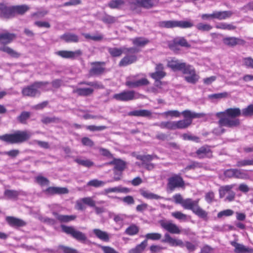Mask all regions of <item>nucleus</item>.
<instances>
[{
  "instance_id": "nucleus-20",
  "label": "nucleus",
  "mask_w": 253,
  "mask_h": 253,
  "mask_svg": "<svg viewBox=\"0 0 253 253\" xmlns=\"http://www.w3.org/2000/svg\"><path fill=\"white\" fill-rule=\"evenodd\" d=\"M0 16L6 19L14 17L13 6H7L5 4L1 3Z\"/></svg>"
},
{
  "instance_id": "nucleus-26",
  "label": "nucleus",
  "mask_w": 253,
  "mask_h": 253,
  "mask_svg": "<svg viewBox=\"0 0 253 253\" xmlns=\"http://www.w3.org/2000/svg\"><path fill=\"white\" fill-rule=\"evenodd\" d=\"M16 37L15 34L7 32L0 34V43L3 44H8L11 42Z\"/></svg>"
},
{
  "instance_id": "nucleus-40",
  "label": "nucleus",
  "mask_w": 253,
  "mask_h": 253,
  "mask_svg": "<svg viewBox=\"0 0 253 253\" xmlns=\"http://www.w3.org/2000/svg\"><path fill=\"white\" fill-rule=\"evenodd\" d=\"M195 214L199 217L207 219L208 216V212L205 210L202 209L198 205L196 206L193 211H192Z\"/></svg>"
},
{
  "instance_id": "nucleus-25",
  "label": "nucleus",
  "mask_w": 253,
  "mask_h": 253,
  "mask_svg": "<svg viewBox=\"0 0 253 253\" xmlns=\"http://www.w3.org/2000/svg\"><path fill=\"white\" fill-rule=\"evenodd\" d=\"M106 165H114V170L123 171L126 167V163L120 159H114L113 161L107 163Z\"/></svg>"
},
{
  "instance_id": "nucleus-62",
  "label": "nucleus",
  "mask_w": 253,
  "mask_h": 253,
  "mask_svg": "<svg viewBox=\"0 0 253 253\" xmlns=\"http://www.w3.org/2000/svg\"><path fill=\"white\" fill-rule=\"evenodd\" d=\"M104 184H105V182L102 181L98 180L97 179H93V180L89 181L87 183V185L97 187L102 186Z\"/></svg>"
},
{
  "instance_id": "nucleus-31",
  "label": "nucleus",
  "mask_w": 253,
  "mask_h": 253,
  "mask_svg": "<svg viewBox=\"0 0 253 253\" xmlns=\"http://www.w3.org/2000/svg\"><path fill=\"white\" fill-rule=\"evenodd\" d=\"M92 232L97 238L103 241L108 242L110 240L109 234L105 231L96 228L94 229Z\"/></svg>"
},
{
  "instance_id": "nucleus-57",
  "label": "nucleus",
  "mask_w": 253,
  "mask_h": 253,
  "mask_svg": "<svg viewBox=\"0 0 253 253\" xmlns=\"http://www.w3.org/2000/svg\"><path fill=\"white\" fill-rule=\"evenodd\" d=\"M117 19V18L115 17L109 15H105L102 17V21L106 24H112L115 23Z\"/></svg>"
},
{
  "instance_id": "nucleus-2",
  "label": "nucleus",
  "mask_w": 253,
  "mask_h": 253,
  "mask_svg": "<svg viewBox=\"0 0 253 253\" xmlns=\"http://www.w3.org/2000/svg\"><path fill=\"white\" fill-rule=\"evenodd\" d=\"M78 84L86 85L89 86V87H74L73 93H76L81 96H90L93 94L94 89H101L104 88L103 85L97 81H84L80 82Z\"/></svg>"
},
{
  "instance_id": "nucleus-5",
  "label": "nucleus",
  "mask_w": 253,
  "mask_h": 253,
  "mask_svg": "<svg viewBox=\"0 0 253 253\" xmlns=\"http://www.w3.org/2000/svg\"><path fill=\"white\" fill-rule=\"evenodd\" d=\"M49 84L48 82H35L31 85L24 87L22 90V94L24 96L35 97L40 95V89Z\"/></svg>"
},
{
  "instance_id": "nucleus-59",
  "label": "nucleus",
  "mask_w": 253,
  "mask_h": 253,
  "mask_svg": "<svg viewBox=\"0 0 253 253\" xmlns=\"http://www.w3.org/2000/svg\"><path fill=\"white\" fill-rule=\"evenodd\" d=\"M42 122L45 124L51 123H59L60 122V119L55 117L51 118L46 117L42 119Z\"/></svg>"
},
{
  "instance_id": "nucleus-30",
  "label": "nucleus",
  "mask_w": 253,
  "mask_h": 253,
  "mask_svg": "<svg viewBox=\"0 0 253 253\" xmlns=\"http://www.w3.org/2000/svg\"><path fill=\"white\" fill-rule=\"evenodd\" d=\"M199 201L200 199H199L196 200H193L192 199L187 198L184 200L181 206L185 209L190 210L193 211L199 203Z\"/></svg>"
},
{
  "instance_id": "nucleus-63",
  "label": "nucleus",
  "mask_w": 253,
  "mask_h": 253,
  "mask_svg": "<svg viewBox=\"0 0 253 253\" xmlns=\"http://www.w3.org/2000/svg\"><path fill=\"white\" fill-rule=\"evenodd\" d=\"M243 64L248 68L253 69V59L251 57H246L243 59Z\"/></svg>"
},
{
  "instance_id": "nucleus-18",
  "label": "nucleus",
  "mask_w": 253,
  "mask_h": 253,
  "mask_svg": "<svg viewBox=\"0 0 253 253\" xmlns=\"http://www.w3.org/2000/svg\"><path fill=\"white\" fill-rule=\"evenodd\" d=\"M126 55L119 62L120 67H125L135 62L137 57L134 53H126Z\"/></svg>"
},
{
  "instance_id": "nucleus-35",
  "label": "nucleus",
  "mask_w": 253,
  "mask_h": 253,
  "mask_svg": "<svg viewBox=\"0 0 253 253\" xmlns=\"http://www.w3.org/2000/svg\"><path fill=\"white\" fill-rule=\"evenodd\" d=\"M232 14L231 11H214V19L219 20L225 19L231 17Z\"/></svg>"
},
{
  "instance_id": "nucleus-12",
  "label": "nucleus",
  "mask_w": 253,
  "mask_h": 253,
  "mask_svg": "<svg viewBox=\"0 0 253 253\" xmlns=\"http://www.w3.org/2000/svg\"><path fill=\"white\" fill-rule=\"evenodd\" d=\"M184 185L182 177L178 174H174L168 179V187L171 191L177 187H181Z\"/></svg>"
},
{
  "instance_id": "nucleus-39",
  "label": "nucleus",
  "mask_w": 253,
  "mask_h": 253,
  "mask_svg": "<svg viewBox=\"0 0 253 253\" xmlns=\"http://www.w3.org/2000/svg\"><path fill=\"white\" fill-rule=\"evenodd\" d=\"M0 51L4 52L8 54L12 57L18 58L20 56V54L14 50L10 47L6 46L0 47Z\"/></svg>"
},
{
  "instance_id": "nucleus-21",
  "label": "nucleus",
  "mask_w": 253,
  "mask_h": 253,
  "mask_svg": "<svg viewBox=\"0 0 253 253\" xmlns=\"http://www.w3.org/2000/svg\"><path fill=\"white\" fill-rule=\"evenodd\" d=\"M230 244L235 248L234 252L236 253H253V249L248 248L243 244L235 241H232Z\"/></svg>"
},
{
  "instance_id": "nucleus-23",
  "label": "nucleus",
  "mask_w": 253,
  "mask_h": 253,
  "mask_svg": "<svg viewBox=\"0 0 253 253\" xmlns=\"http://www.w3.org/2000/svg\"><path fill=\"white\" fill-rule=\"evenodd\" d=\"M127 115L129 116H136V117H143L152 118V113L151 111L148 110H137L129 112Z\"/></svg>"
},
{
  "instance_id": "nucleus-36",
  "label": "nucleus",
  "mask_w": 253,
  "mask_h": 253,
  "mask_svg": "<svg viewBox=\"0 0 253 253\" xmlns=\"http://www.w3.org/2000/svg\"><path fill=\"white\" fill-rule=\"evenodd\" d=\"M158 26L161 28H173L177 27V21L169 20L160 21L158 23Z\"/></svg>"
},
{
  "instance_id": "nucleus-9",
  "label": "nucleus",
  "mask_w": 253,
  "mask_h": 253,
  "mask_svg": "<svg viewBox=\"0 0 253 253\" xmlns=\"http://www.w3.org/2000/svg\"><path fill=\"white\" fill-rule=\"evenodd\" d=\"M140 95V94L134 90H126L114 94L113 98L117 100L127 101L137 99L139 97Z\"/></svg>"
},
{
  "instance_id": "nucleus-38",
  "label": "nucleus",
  "mask_w": 253,
  "mask_h": 253,
  "mask_svg": "<svg viewBox=\"0 0 253 253\" xmlns=\"http://www.w3.org/2000/svg\"><path fill=\"white\" fill-rule=\"evenodd\" d=\"M147 245V241L145 240L135 248L129 251V253H141Z\"/></svg>"
},
{
  "instance_id": "nucleus-28",
  "label": "nucleus",
  "mask_w": 253,
  "mask_h": 253,
  "mask_svg": "<svg viewBox=\"0 0 253 253\" xmlns=\"http://www.w3.org/2000/svg\"><path fill=\"white\" fill-rule=\"evenodd\" d=\"M52 214L56 218L57 220L60 222H68L69 221L75 220L77 216L75 215H62L59 214L55 211L52 212Z\"/></svg>"
},
{
  "instance_id": "nucleus-46",
  "label": "nucleus",
  "mask_w": 253,
  "mask_h": 253,
  "mask_svg": "<svg viewBox=\"0 0 253 253\" xmlns=\"http://www.w3.org/2000/svg\"><path fill=\"white\" fill-rule=\"evenodd\" d=\"M253 165V159H244L238 161L236 163V166L237 167H242L247 166Z\"/></svg>"
},
{
  "instance_id": "nucleus-55",
  "label": "nucleus",
  "mask_w": 253,
  "mask_h": 253,
  "mask_svg": "<svg viewBox=\"0 0 253 253\" xmlns=\"http://www.w3.org/2000/svg\"><path fill=\"white\" fill-rule=\"evenodd\" d=\"M174 42L175 44L180 45L181 46L186 47H190V45L187 42V41L184 38L174 39Z\"/></svg>"
},
{
  "instance_id": "nucleus-54",
  "label": "nucleus",
  "mask_w": 253,
  "mask_h": 253,
  "mask_svg": "<svg viewBox=\"0 0 253 253\" xmlns=\"http://www.w3.org/2000/svg\"><path fill=\"white\" fill-rule=\"evenodd\" d=\"M36 181L41 186L48 185L49 184V181L42 176H38L36 177Z\"/></svg>"
},
{
  "instance_id": "nucleus-37",
  "label": "nucleus",
  "mask_w": 253,
  "mask_h": 253,
  "mask_svg": "<svg viewBox=\"0 0 253 253\" xmlns=\"http://www.w3.org/2000/svg\"><path fill=\"white\" fill-rule=\"evenodd\" d=\"M140 193L143 197H144L146 199H148L158 200V199H160L163 198V197H162L157 194L150 192L145 190L144 189H140Z\"/></svg>"
},
{
  "instance_id": "nucleus-64",
  "label": "nucleus",
  "mask_w": 253,
  "mask_h": 253,
  "mask_svg": "<svg viewBox=\"0 0 253 253\" xmlns=\"http://www.w3.org/2000/svg\"><path fill=\"white\" fill-rule=\"evenodd\" d=\"M101 249L104 253H119L113 248L109 246H101Z\"/></svg>"
},
{
  "instance_id": "nucleus-44",
  "label": "nucleus",
  "mask_w": 253,
  "mask_h": 253,
  "mask_svg": "<svg viewBox=\"0 0 253 253\" xmlns=\"http://www.w3.org/2000/svg\"><path fill=\"white\" fill-rule=\"evenodd\" d=\"M30 112L23 111L17 117V120L19 123L25 124H26V121L30 117Z\"/></svg>"
},
{
  "instance_id": "nucleus-41",
  "label": "nucleus",
  "mask_w": 253,
  "mask_h": 253,
  "mask_svg": "<svg viewBox=\"0 0 253 253\" xmlns=\"http://www.w3.org/2000/svg\"><path fill=\"white\" fill-rule=\"evenodd\" d=\"M234 184L228 185L220 187L219 190L220 198H223L226 194H228L232 191L231 190L234 188Z\"/></svg>"
},
{
  "instance_id": "nucleus-45",
  "label": "nucleus",
  "mask_w": 253,
  "mask_h": 253,
  "mask_svg": "<svg viewBox=\"0 0 253 253\" xmlns=\"http://www.w3.org/2000/svg\"><path fill=\"white\" fill-rule=\"evenodd\" d=\"M234 177L239 179H246L249 178V175L243 170L235 169Z\"/></svg>"
},
{
  "instance_id": "nucleus-50",
  "label": "nucleus",
  "mask_w": 253,
  "mask_h": 253,
  "mask_svg": "<svg viewBox=\"0 0 253 253\" xmlns=\"http://www.w3.org/2000/svg\"><path fill=\"white\" fill-rule=\"evenodd\" d=\"M216 28L223 30H232L236 28V27L231 24L226 23H220L216 25Z\"/></svg>"
},
{
  "instance_id": "nucleus-17",
  "label": "nucleus",
  "mask_w": 253,
  "mask_h": 253,
  "mask_svg": "<svg viewBox=\"0 0 253 253\" xmlns=\"http://www.w3.org/2000/svg\"><path fill=\"white\" fill-rule=\"evenodd\" d=\"M223 43L229 47H233L237 45H244L245 42L243 39L234 37H226L222 40Z\"/></svg>"
},
{
  "instance_id": "nucleus-48",
  "label": "nucleus",
  "mask_w": 253,
  "mask_h": 253,
  "mask_svg": "<svg viewBox=\"0 0 253 253\" xmlns=\"http://www.w3.org/2000/svg\"><path fill=\"white\" fill-rule=\"evenodd\" d=\"M148 40L143 38H136L132 40V43L134 45L139 46H143L148 43Z\"/></svg>"
},
{
  "instance_id": "nucleus-58",
  "label": "nucleus",
  "mask_w": 253,
  "mask_h": 253,
  "mask_svg": "<svg viewBox=\"0 0 253 253\" xmlns=\"http://www.w3.org/2000/svg\"><path fill=\"white\" fill-rule=\"evenodd\" d=\"M146 240H158L162 237V235L158 233H148L145 235Z\"/></svg>"
},
{
  "instance_id": "nucleus-4",
  "label": "nucleus",
  "mask_w": 253,
  "mask_h": 253,
  "mask_svg": "<svg viewBox=\"0 0 253 253\" xmlns=\"http://www.w3.org/2000/svg\"><path fill=\"white\" fill-rule=\"evenodd\" d=\"M181 114L183 115L185 119L175 121L176 129L185 128L191 124L192 119L199 118L205 116V114L204 113H197L188 110L183 111L182 112Z\"/></svg>"
},
{
  "instance_id": "nucleus-19",
  "label": "nucleus",
  "mask_w": 253,
  "mask_h": 253,
  "mask_svg": "<svg viewBox=\"0 0 253 253\" xmlns=\"http://www.w3.org/2000/svg\"><path fill=\"white\" fill-rule=\"evenodd\" d=\"M162 242L167 243L173 247L178 246L181 248L184 247V243L181 240L173 238L168 233L165 234V239L162 240Z\"/></svg>"
},
{
  "instance_id": "nucleus-27",
  "label": "nucleus",
  "mask_w": 253,
  "mask_h": 253,
  "mask_svg": "<svg viewBox=\"0 0 253 253\" xmlns=\"http://www.w3.org/2000/svg\"><path fill=\"white\" fill-rule=\"evenodd\" d=\"M167 66L173 71H181L184 67V62H181L179 60L172 58L168 61Z\"/></svg>"
},
{
  "instance_id": "nucleus-47",
  "label": "nucleus",
  "mask_w": 253,
  "mask_h": 253,
  "mask_svg": "<svg viewBox=\"0 0 253 253\" xmlns=\"http://www.w3.org/2000/svg\"><path fill=\"white\" fill-rule=\"evenodd\" d=\"M4 195L8 199H15L19 195V192L16 190L7 189L5 190Z\"/></svg>"
},
{
  "instance_id": "nucleus-10",
  "label": "nucleus",
  "mask_w": 253,
  "mask_h": 253,
  "mask_svg": "<svg viewBox=\"0 0 253 253\" xmlns=\"http://www.w3.org/2000/svg\"><path fill=\"white\" fill-rule=\"evenodd\" d=\"M91 68L89 70V77L98 76L103 74L105 71L104 62H94L90 63Z\"/></svg>"
},
{
  "instance_id": "nucleus-60",
  "label": "nucleus",
  "mask_w": 253,
  "mask_h": 253,
  "mask_svg": "<svg viewBox=\"0 0 253 253\" xmlns=\"http://www.w3.org/2000/svg\"><path fill=\"white\" fill-rule=\"evenodd\" d=\"M82 202L84 204H85L91 207H95V202L92 199L91 197H87L82 198Z\"/></svg>"
},
{
  "instance_id": "nucleus-1",
  "label": "nucleus",
  "mask_w": 253,
  "mask_h": 253,
  "mask_svg": "<svg viewBox=\"0 0 253 253\" xmlns=\"http://www.w3.org/2000/svg\"><path fill=\"white\" fill-rule=\"evenodd\" d=\"M242 115V110L239 108H230L224 112H218L216 117L219 118L218 123L228 127H237L240 125V120L237 117Z\"/></svg>"
},
{
  "instance_id": "nucleus-49",
  "label": "nucleus",
  "mask_w": 253,
  "mask_h": 253,
  "mask_svg": "<svg viewBox=\"0 0 253 253\" xmlns=\"http://www.w3.org/2000/svg\"><path fill=\"white\" fill-rule=\"evenodd\" d=\"M228 93L226 92H223L218 93L210 94L208 96V98L210 99H220L227 97Z\"/></svg>"
},
{
  "instance_id": "nucleus-6",
  "label": "nucleus",
  "mask_w": 253,
  "mask_h": 253,
  "mask_svg": "<svg viewBox=\"0 0 253 253\" xmlns=\"http://www.w3.org/2000/svg\"><path fill=\"white\" fill-rule=\"evenodd\" d=\"M61 227L63 232L67 234L70 235L76 240L82 243H85L87 241V238L85 234L76 230L73 226H68L62 225Z\"/></svg>"
},
{
  "instance_id": "nucleus-33",
  "label": "nucleus",
  "mask_w": 253,
  "mask_h": 253,
  "mask_svg": "<svg viewBox=\"0 0 253 253\" xmlns=\"http://www.w3.org/2000/svg\"><path fill=\"white\" fill-rule=\"evenodd\" d=\"M106 193H128L130 192V190L128 188L123 187L122 186H119L113 188H109L105 190Z\"/></svg>"
},
{
  "instance_id": "nucleus-34",
  "label": "nucleus",
  "mask_w": 253,
  "mask_h": 253,
  "mask_svg": "<svg viewBox=\"0 0 253 253\" xmlns=\"http://www.w3.org/2000/svg\"><path fill=\"white\" fill-rule=\"evenodd\" d=\"M14 16L16 15H23L29 10L30 7L26 5H19L13 6Z\"/></svg>"
},
{
  "instance_id": "nucleus-56",
  "label": "nucleus",
  "mask_w": 253,
  "mask_h": 253,
  "mask_svg": "<svg viewBox=\"0 0 253 253\" xmlns=\"http://www.w3.org/2000/svg\"><path fill=\"white\" fill-rule=\"evenodd\" d=\"M75 161L78 164L89 168L93 165V163L89 160H82L77 159Z\"/></svg>"
},
{
  "instance_id": "nucleus-24",
  "label": "nucleus",
  "mask_w": 253,
  "mask_h": 253,
  "mask_svg": "<svg viewBox=\"0 0 253 253\" xmlns=\"http://www.w3.org/2000/svg\"><path fill=\"white\" fill-rule=\"evenodd\" d=\"M196 154L200 159L204 158H211L212 151L209 146H204L200 147L196 151Z\"/></svg>"
},
{
  "instance_id": "nucleus-3",
  "label": "nucleus",
  "mask_w": 253,
  "mask_h": 253,
  "mask_svg": "<svg viewBox=\"0 0 253 253\" xmlns=\"http://www.w3.org/2000/svg\"><path fill=\"white\" fill-rule=\"evenodd\" d=\"M31 136L29 132L18 130L14 133L0 135V140L8 143L18 144L26 141Z\"/></svg>"
},
{
  "instance_id": "nucleus-42",
  "label": "nucleus",
  "mask_w": 253,
  "mask_h": 253,
  "mask_svg": "<svg viewBox=\"0 0 253 253\" xmlns=\"http://www.w3.org/2000/svg\"><path fill=\"white\" fill-rule=\"evenodd\" d=\"M126 0H111L108 4V6L113 9L120 8L123 6Z\"/></svg>"
},
{
  "instance_id": "nucleus-53",
  "label": "nucleus",
  "mask_w": 253,
  "mask_h": 253,
  "mask_svg": "<svg viewBox=\"0 0 253 253\" xmlns=\"http://www.w3.org/2000/svg\"><path fill=\"white\" fill-rule=\"evenodd\" d=\"M196 27L198 30L204 32L209 31L212 29V26L210 24L202 23H200L197 24Z\"/></svg>"
},
{
  "instance_id": "nucleus-8",
  "label": "nucleus",
  "mask_w": 253,
  "mask_h": 253,
  "mask_svg": "<svg viewBox=\"0 0 253 253\" xmlns=\"http://www.w3.org/2000/svg\"><path fill=\"white\" fill-rule=\"evenodd\" d=\"M108 51L110 55L113 57H120L123 53H135L138 52V50L135 47L127 48L126 47H108Z\"/></svg>"
},
{
  "instance_id": "nucleus-51",
  "label": "nucleus",
  "mask_w": 253,
  "mask_h": 253,
  "mask_svg": "<svg viewBox=\"0 0 253 253\" xmlns=\"http://www.w3.org/2000/svg\"><path fill=\"white\" fill-rule=\"evenodd\" d=\"M242 116L245 117L253 116V104H250L242 109Z\"/></svg>"
},
{
  "instance_id": "nucleus-29",
  "label": "nucleus",
  "mask_w": 253,
  "mask_h": 253,
  "mask_svg": "<svg viewBox=\"0 0 253 253\" xmlns=\"http://www.w3.org/2000/svg\"><path fill=\"white\" fill-rule=\"evenodd\" d=\"M159 0H135V4L146 8H150L156 5Z\"/></svg>"
},
{
  "instance_id": "nucleus-7",
  "label": "nucleus",
  "mask_w": 253,
  "mask_h": 253,
  "mask_svg": "<svg viewBox=\"0 0 253 253\" xmlns=\"http://www.w3.org/2000/svg\"><path fill=\"white\" fill-rule=\"evenodd\" d=\"M184 66L181 71L184 74L188 75L184 77L185 81L189 83L195 84L198 82L199 77L196 74L194 67L186 63H184Z\"/></svg>"
},
{
  "instance_id": "nucleus-11",
  "label": "nucleus",
  "mask_w": 253,
  "mask_h": 253,
  "mask_svg": "<svg viewBox=\"0 0 253 253\" xmlns=\"http://www.w3.org/2000/svg\"><path fill=\"white\" fill-rule=\"evenodd\" d=\"M155 158L157 157L151 155H138L136 156L137 160L142 161L141 166L148 170H151L154 169L155 165L150 162Z\"/></svg>"
},
{
  "instance_id": "nucleus-15",
  "label": "nucleus",
  "mask_w": 253,
  "mask_h": 253,
  "mask_svg": "<svg viewBox=\"0 0 253 253\" xmlns=\"http://www.w3.org/2000/svg\"><path fill=\"white\" fill-rule=\"evenodd\" d=\"M43 192L46 195H62L66 194L69 193L68 189L66 187H49Z\"/></svg>"
},
{
  "instance_id": "nucleus-14",
  "label": "nucleus",
  "mask_w": 253,
  "mask_h": 253,
  "mask_svg": "<svg viewBox=\"0 0 253 253\" xmlns=\"http://www.w3.org/2000/svg\"><path fill=\"white\" fill-rule=\"evenodd\" d=\"M81 49H78L74 51L68 50H60L57 51L56 54L63 58L74 59L82 55Z\"/></svg>"
},
{
  "instance_id": "nucleus-43",
  "label": "nucleus",
  "mask_w": 253,
  "mask_h": 253,
  "mask_svg": "<svg viewBox=\"0 0 253 253\" xmlns=\"http://www.w3.org/2000/svg\"><path fill=\"white\" fill-rule=\"evenodd\" d=\"M139 230V227L135 224H132L126 229L125 233L128 235L133 236L137 234Z\"/></svg>"
},
{
  "instance_id": "nucleus-22",
  "label": "nucleus",
  "mask_w": 253,
  "mask_h": 253,
  "mask_svg": "<svg viewBox=\"0 0 253 253\" xmlns=\"http://www.w3.org/2000/svg\"><path fill=\"white\" fill-rule=\"evenodd\" d=\"M5 219L10 226L14 227H22L26 224L24 220L13 216H7Z\"/></svg>"
},
{
  "instance_id": "nucleus-32",
  "label": "nucleus",
  "mask_w": 253,
  "mask_h": 253,
  "mask_svg": "<svg viewBox=\"0 0 253 253\" xmlns=\"http://www.w3.org/2000/svg\"><path fill=\"white\" fill-rule=\"evenodd\" d=\"M60 38L67 42H78L79 40V37L77 35L70 33L63 34Z\"/></svg>"
},
{
  "instance_id": "nucleus-61",
  "label": "nucleus",
  "mask_w": 253,
  "mask_h": 253,
  "mask_svg": "<svg viewBox=\"0 0 253 253\" xmlns=\"http://www.w3.org/2000/svg\"><path fill=\"white\" fill-rule=\"evenodd\" d=\"M0 154L2 155H6L11 158H15L19 154V151L18 150L13 149L9 151L0 152Z\"/></svg>"
},
{
  "instance_id": "nucleus-52",
  "label": "nucleus",
  "mask_w": 253,
  "mask_h": 253,
  "mask_svg": "<svg viewBox=\"0 0 253 253\" xmlns=\"http://www.w3.org/2000/svg\"><path fill=\"white\" fill-rule=\"evenodd\" d=\"M193 23L190 21H177V27L188 28L193 27Z\"/></svg>"
},
{
  "instance_id": "nucleus-16",
  "label": "nucleus",
  "mask_w": 253,
  "mask_h": 253,
  "mask_svg": "<svg viewBox=\"0 0 253 253\" xmlns=\"http://www.w3.org/2000/svg\"><path fill=\"white\" fill-rule=\"evenodd\" d=\"M164 67L162 64H158L155 67V72L150 74V77L156 81H159L166 76L164 71Z\"/></svg>"
},
{
  "instance_id": "nucleus-13",
  "label": "nucleus",
  "mask_w": 253,
  "mask_h": 253,
  "mask_svg": "<svg viewBox=\"0 0 253 253\" xmlns=\"http://www.w3.org/2000/svg\"><path fill=\"white\" fill-rule=\"evenodd\" d=\"M159 222L163 228L170 233L178 234L181 233L179 227L170 220H161Z\"/></svg>"
}]
</instances>
